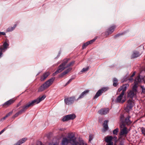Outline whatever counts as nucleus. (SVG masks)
I'll return each mask as SVG.
<instances>
[{
  "mask_svg": "<svg viewBox=\"0 0 145 145\" xmlns=\"http://www.w3.org/2000/svg\"><path fill=\"white\" fill-rule=\"evenodd\" d=\"M72 78L70 79L67 82L66 84H69L72 81Z\"/></svg>",
  "mask_w": 145,
  "mask_h": 145,
  "instance_id": "obj_43",
  "label": "nucleus"
},
{
  "mask_svg": "<svg viewBox=\"0 0 145 145\" xmlns=\"http://www.w3.org/2000/svg\"><path fill=\"white\" fill-rule=\"evenodd\" d=\"M113 142H108L107 143L106 145H113Z\"/></svg>",
  "mask_w": 145,
  "mask_h": 145,
  "instance_id": "obj_41",
  "label": "nucleus"
},
{
  "mask_svg": "<svg viewBox=\"0 0 145 145\" xmlns=\"http://www.w3.org/2000/svg\"><path fill=\"white\" fill-rule=\"evenodd\" d=\"M76 116L74 114H69L64 116L63 119V121H66L70 120H73L75 118Z\"/></svg>",
  "mask_w": 145,
  "mask_h": 145,
  "instance_id": "obj_9",
  "label": "nucleus"
},
{
  "mask_svg": "<svg viewBox=\"0 0 145 145\" xmlns=\"http://www.w3.org/2000/svg\"><path fill=\"white\" fill-rule=\"evenodd\" d=\"M0 50L1 51V52H0V57H1V56L2 55V51H1V50Z\"/></svg>",
  "mask_w": 145,
  "mask_h": 145,
  "instance_id": "obj_47",
  "label": "nucleus"
},
{
  "mask_svg": "<svg viewBox=\"0 0 145 145\" xmlns=\"http://www.w3.org/2000/svg\"><path fill=\"white\" fill-rule=\"evenodd\" d=\"M113 138V139L114 138V140H115V143L117 142V137L116 136H114Z\"/></svg>",
  "mask_w": 145,
  "mask_h": 145,
  "instance_id": "obj_40",
  "label": "nucleus"
},
{
  "mask_svg": "<svg viewBox=\"0 0 145 145\" xmlns=\"http://www.w3.org/2000/svg\"><path fill=\"white\" fill-rule=\"evenodd\" d=\"M120 144L121 145H123V142L122 141H121Z\"/></svg>",
  "mask_w": 145,
  "mask_h": 145,
  "instance_id": "obj_51",
  "label": "nucleus"
},
{
  "mask_svg": "<svg viewBox=\"0 0 145 145\" xmlns=\"http://www.w3.org/2000/svg\"><path fill=\"white\" fill-rule=\"evenodd\" d=\"M120 127L121 128L123 129H120L119 138V141L120 140H124L128 133L127 128L125 127L123 122L120 123Z\"/></svg>",
  "mask_w": 145,
  "mask_h": 145,
  "instance_id": "obj_2",
  "label": "nucleus"
},
{
  "mask_svg": "<svg viewBox=\"0 0 145 145\" xmlns=\"http://www.w3.org/2000/svg\"><path fill=\"white\" fill-rule=\"evenodd\" d=\"M69 60V59L65 60L58 67V69L55 72L56 74H57L62 71L65 69L66 68L65 65Z\"/></svg>",
  "mask_w": 145,
  "mask_h": 145,
  "instance_id": "obj_7",
  "label": "nucleus"
},
{
  "mask_svg": "<svg viewBox=\"0 0 145 145\" xmlns=\"http://www.w3.org/2000/svg\"><path fill=\"white\" fill-rule=\"evenodd\" d=\"M113 138V137L112 136L107 137L105 138V141L107 143L113 142L112 141Z\"/></svg>",
  "mask_w": 145,
  "mask_h": 145,
  "instance_id": "obj_23",
  "label": "nucleus"
},
{
  "mask_svg": "<svg viewBox=\"0 0 145 145\" xmlns=\"http://www.w3.org/2000/svg\"><path fill=\"white\" fill-rule=\"evenodd\" d=\"M27 140V138H23L22 139H21L19 141L20 142V144H22L25 142L26 140Z\"/></svg>",
  "mask_w": 145,
  "mask_h": 145,
  "instance_id": "obj_31",
  "label": "nucleus"
},
{
  "mask_svg": "<svg viewBox=\"0 0 145 145\" xmlns=\"http://www.w3.org/2000/svg\"><path fill=\"white\" fill-rule=\"evenodd\" d=\"M92 140V138H91V135H90L89 136V141H91Z\"/></svg>",
  "mask_w": 145,
  "mask_h": 145,
  "instance_id": "obj_50",
  "label": "nucleus"
},
{
  "mask_svg": "<svg viewBox=\"0 0 145 145\" xmlns=\"http://www.w3.org/2000/svg\"><path fill=\"white\" fill-rule=\"evenodd\" d=\"M123 117L124 116L123 115H121L120 120V121H121L120 123H121L122 122H123L125 125H125H129L132 123V121L129 119L130 118H131L130 116H128L126 118L124 121L123 120Z\"/></svg>",
  "mask_w": 145,
  "mask_h": 145,
  "instance_id": "obj_8",
  "label": "nucleus"
},
{
  "mask_svg": "<svg viewBox=\"0 0 145 145\" xmlns=\"http://www.w3.org/2000/svg\"><path fill=\"white\" fill-rule=\"evenodd\" d=\"M133 80V79L132 78H130L129 79V80H130V81H131V80Z\"/></svg>",
  "mask_w": 145,
  "mask_h": 145,
  "instance_id": "obj_52",
  "label": "nucleus"
},
{
  "mask_svg": "<svg viewBox=\"0 0 145 145\" xmlns=\"http://www.w3.org/2000/svg\"><path fill=\"white\" fill-rule=\"evenodd\" d=\"M135 86V85H133L132 89L127 91L128 97L132 99L135 96H136L137 92V88H136Z\"/></svg>",
  "mask_w": 145,
  "mask_h": 145,
  "instance_id": "obj_5",
  "label": "nucleus"
},
{
  "mask_svg": "<svg viewBox=\"0 0 145 145\" xmlns=\"http://www.w3.org/2000/svg\"><path fill=\"white\" fill-rule=\"evenodd\" d=\"M9 46V44L6 42H5L3 44V47L0 48V50H1V51H3L5 49H7L8 48V47Z\"/></svg>",
  "mask_w": 145,
  "mask_h": 145,
  "instance_id": "obj_21",
  "label": "nucleus"
},
{
  "mask_svg": "<svg viewBox=\"0 0 145 145\" xmlns=\"http://www.w3.org/2000/svg\"><path fill=\"white\" fill-rule=\"evenodd\" d=\"M75 100L74 97L65 98L64 99L65 102L66 104L69 105L72 103Z\"/></svg>",
  "mask_w": 145,
  "mask_h": 145,
  "instance_id": "obj_11",
  "label": "nucleus"
},
{
  "mask_svg": "<svg viewBox=\"0 0 145 145\" xmlns=\"http://www.w3.org/2000/svg\"><path fill=\"white\" fill-rule=\"evenodd\" d=\"M95 40H96V39H92L89 41H88V42H86L83 45L82 47L83 49H84L85 48H86V47L87 46H88V45L89 44H91L93 42H94L95 41Z\"/></svg>",
  "mask_w": 145,
  "mask_h": 145,
  "instance_id": "obj_20",
  "label": "nucleus"
},
{
  "mask_svg": "<svg viewBox=\"0 0 145 145\" xmlns=\"http://www.w3.org/2000/svg\"><path fill=\"white\" fill-rule=\"evenodd\" d=\"M74 61H72L69 63L68 64L67 66H66V68L70 66H72L74 63Z\"/></svg>",
  "mask_w": 145,
  "mask_h": 145,
  "instance_id": "obj_33",
  "label": "nucleus"
},
{
  "mask_svg": "<svg viewBox=\"0 0 145 145\" xmlns=\"http://www.w3.org/2000/svg\"><path fill=\"white\" fill-rule=\"evenodd\" d=\"M54 79L51 78L46 81L39 88L38 91L41 92L49 87L53 83Z\"/></svg>",
  "mask_w": 145,
  "mask_h": 145,
  "instance_id": "obj_4",
  "label": "nucleus"
},
{
  "mask_svg": "<svg viewBox=\"0 0 145 145\" xmlns=\"http://www.w3.org/2000/svg\"><path fill=\"white\" fill-rule=\"evenodd\" d=\"M141 131L142 133L144 135H145V128L142 127V128Z\"/></svg>",
  "mask_w": 145,
  "mask_h": 145,
  "instance_id": "obj_37",
  "label": "nucleus"
},
{
  "mask_svg": "<svg viewBox=\"0 0 145 145\" xmlns=\"http://www.w3.org/2000/svg\"><path fill=\"white\" fill-rule=\"evenodd\" d=\"M102 93L101 91L100 90H99L96 94V95L94 97V99L97 98L98 97L101 95Z\"/></svg>",
  "mask_w": 145,
  "mask_h": 145,
  "instance_id": "obj_26",
  "label": "nucleus"
},
{
  "mask_svg": "<svg viewBox=\"0 0 145 145\" xmlns=\"http://www.w3.org/2000/svg\"><path fill=\"white\" fill-rule=\"evenodd\" d=\"M78 144L80 145H88L87 144L84 142L83 140L82 139H80L79 140Z\"/></svg>",
  "mask_w": 145,
  "mask_h": 145,
  "instance_id": "obj_27",
  "label": "nucleus"
},
{
  "mask_svg": "<svg viewBox=\"0 0 145 145\" xmlns=\"http://www.w3.org/2000/svg\"><path fill=\"white\" fill-rule=\"evenodd\" d=\"M12 111L10 112H9L8 114H7L6 116L7 117H8L10 115L12 114Z\"/></svg>",
  "mask_w": 145,
  "mask_h": 145,
  "instance_id": "obj_38",
  "label": "nucleus"
},
{
  "mask_svg": "<svg viewBox=\"0 0 145 145\" xmlns=\"http://www.w3.org/2000/svg\"><path fill=\"white\" fill-rule=\"evenodd\" d=\"M140 87L142 89V93H145V88L144 87L140 85Z\"/></svg>",
  "mask_w": 145,
  "mask_h": 145,
  "instance_id": "obj_34",
  "label": "nucleus"
},
{
  "mask_svg": "<svg viewBox=\"0 0 145 145\" xmlns=\"http://www.w3.org/2000/svg\"><path fill=\"white\" fill-rule=\"evenodd\" d=\"M21 144L20 143L19 141H18L16 143L14 144L13 145H20Z\"/></svg>",
  "mask_w": 145,
  "mask_h": 145,
  "instance_id": "obj_45",
  "label": "nucleus"
},
{
  "mask_svg": "<svg viewBox=\"0 0 145 145\" xmlns=\"http://www.w3.org/2000/svg\"><path fill=\"white\" fill-rule=\"evenodd\" d=\"M37 145H44L42 143L40 142H39L38 143ZM49 145H57L56 144H50Z\"/></svg>",
  "mask_w": 145,
  "mask_h": 145,
  "instance_id": "obj_36",
  "label": "nucleus"
},
{
  "mask_svg": "<svg viewBox=\"0 0 145 145\" xmlns=\"http://www.w3.org/2000/svg\"><path fill=\"white\" fill-rule=\"evenodd\" d=\"M7 118V117L6 116H5L3 118H2L1 119V120H5Z\"/></svg>",
  "mask_w": 145,
  "mask_h": 145,
  "instance_id": "obj_46",
  "label": "nucleus"
},
{
  "mask_svg": "<svg viewBox=\"0 0 145 145\" xmlns=\"http://www.w3.org/2000/svg\"><path fill=\"white\" fill-rule=\"evenodd\" d=\"M126 100V97L123 92L121 93L117 97L115 100L116 102L119 103H123Z\"/></svg>",
  "mask_w": 145,
  "mask_h": 145,
  "instance_id": "obj_6",
  "label": "nucleus"
},
{
  "mask_svg": "<svg viewBox=\"0 0 145 145\" xmlns=\"http://www.w3.org/2000/svg\"><path fill=\"white\" fill-rule=\"evenodd\" d=\"M119 129L118 128L116 129L113 131V134L114 135H117L119 131Z\"/></svg>",
  "mask_w": 145,
  "mask_h": 145,
  "instance_id": "obj_32",
  "label": "nucleus"
},
{
  "mask_svg": "<svg viewBox=\"0 0 145 145\" xmlns=\"http://www.w3.org/2000/svg\"><path fill=\"white\" fill-rule=\"evenodd\" d=\"M118 82V80L116 78H114L113 79V85L114 86H117V85L118 84V83H117Z\"/></svg>",
  "mask_w": 145,
  "mask_h": 145,
  "instance_id": "obj_29",
  "label": "nucleus"
},
{
  "mask_svg": "<svg viewBox=\"0 0 145 145\" xmlns=\"http://www.w3.org/2000/svg\"><path fill=\"white\" fill-rule=\"evenodd\" d=\"M133 107V102L130 99H129L127 101V105L126 108L128 110H131Z\"/></svg>",
  "mask_w": 145,
  "mask_h": 145,
  "instance_id": "obj_17",
  "label": "nucleus"
},
{
  "mask_svg": "<svg viewBox=\"0 0 145 145\" xmlns=\"http://www.w3.org/2000/svg\"><path fill=\"white\" fill-rule=\"evenodd\" d=\"M89 90H86L82 93L78 98V99H80L83 98L84 96L87 94L89 92Z\"/></svg>",
  "mask_w": 145,
  "mask_h": 145,
  "instance_id": "obj_22",
  "label": "nucleus"
},
{
  "mask_svg": "<svg viewBox=\"0 0 145 145\" xmlns=\"http://www.w3.org/2000/svg\"><path fill=\"white\" fill-rule=\"evenodd\" d=\"M108 121L107 120H105L103 124V131H107L108 128Z\"/></svg>",
  "mask_w": 145,
  "mask_h": 145,
  "instance_id": "obj_19",
  "label": "nucleus"
},
{
  "mask_svg": "<svg viewBox=\"0 0 145 145\" xmlns=\"http://www.w3.org/2000/svg\"><path fill=\"white\" fill-rule=\"evenodd\" d=\"M5 35V32H0V37L1 35Z\"/></svg>",
  "mask_w": 145,
  "mask_h": 145,
  "instance_id": "obj_39",
  "label": "nucleus"
},
{
  "mask_svg": "<svg viewBox=\"0 0 145 145\" xmlns=\"http://www.w3.org/2000/svg\"><path fill=\"white\" fill-rule=\"evenodd\" d=\"M142 82V79L140 78L139 76H137L134 82V85H135L136 88H137L139 83Z\"/></svg>",
  "mask_w": 145,
  "mask_h": 145,
  "instance_id": "obj_14",
  "label": "nucleus"
},
{
  "mask_svg": "<svg viewBox=\"0 0 145 145\" xmlns=\"http://www.w3.org/2000/svg\"><path fill=\"white\" fill-rule=\"evenodd\" d=\"M20 108H21V109L17 113H16L14 115L12 116L13 118H14L17 116H18L20 114H21L22 113L25 112L26 109L24 107V106H23L22 107H21Z\"/></svg>",
  "mask_w": 145,
  "mask_h": 145,
  "instance_id": "obj_13",
  "label": "nucleus"
},
{
  "mask_svg": "<svg viewBox=\"0 0 145 145\" xmlns=\"http://www.w3.org/2000/svg\"><path fill=\"white\" fill-rule=\"evenodd\" d=\"M15 101V100L14 99H11L5 102L3 105L4 107H7L13 103Z\"/></svg>",
  "mask_w": 145,
  "mask_h": 145,
  "instance_id": "obj_16",
  "label": "nucleus"
},
{
  "mask_svg": "<svg viewBox=\"0 0 145 145\" xmlns=\"http://www.w3.org/2000/svg\"><path fill=\"white\" fill-rule=\"evenodd\" d=\"M108 89V88L107 87H104L101 88L99 90H100L103 93V92H105Z\"/></svg>",
  "mask_w": 145,
  "mask_h": 145,
  "instance_id": "obj_30",
  "label": "nucleus"
},
{
  "mask_svg": "<svg viewBox=\"0 0 145 145\" xmlns=\"http://www.w3.org/2000/svg\"><path fill=\"white\" fill-rule=\"evenodd\" d=\"M5 130V128L3 129L0 132V135L2 134Z\"/></svg>",
  "mask_w": 145,
  "mask_h": 145,
  "instance_id": "obj_44",
  "label": "nucleus"
},
{
  "mask_svg": "<svg viewBox=\"0 0 145 145\" xmlns=\"http://www.w3.org/2000/svg\"><path fill=\"white\" fill-rule=\"evenodd\" d=\"M109 112V108H106L101 109L98 111V113L101 115H105L108 113Z\"/></svg>",
  "mask_w": 145,
  "mask_h": 145,
  "instance_id": "obj_15",
  "label": "nucleus"
},
{
  "mask_svg": "<svg viewBox=\"0 0 145 145\" xmlns=\"http://www.w3.org/2000/svg\"><path fill=\"white\" fill-rule=\"evenodd\" d=\"M69 143L71 145H78V144L76 138L72 133H69L67 137H63L62 140L61 145H67Z\"/></svg>",
  "mask_w": 145,
  "mask_h": 145,
  "instance_id": "obj_1",
  "label": "nucleus"
},
{
  "mask_svg": "<svg viewBox=\"0 0 145 145\" xmlns=\"http://www.w3.org/2000/svg\"><path fill=\"white\" fill-rule=\"evenodd\" d=\"M140 55L139 53L138 52H133L132 55V57L135 58L138 57Z\"/></svg>",
  "mask_w": 145,
  "mask_h": 145,
  "instance_id": "obj_25",
  "label": "nucleus"
},
{
  "mask_svg": "<svg viewBox=\"0 0 145 145\" xmlns=\"http://www.w3.org/2000/svg\"><path fill=\"white\" fill-rule=\"evenodd\" d=\"M129 85L128 84H123L118 88V92H120L122 90V91L121 92H123V93L124 94L125 91L127 90V87Z\"/></svg>",
  "mask_w": 145,
  "mask_h": 145,
  "instance_id": "obj_12",
  "label": "nucleus"
},
{
  "mask_svg": "<svg viewBox=\"0 0 145 145\" xmlns=\"http://www.w3.org/2000/svg\"><path fill=\"white\" fill-rule=\"evenodd\" d=\"M89 69V67H87L86 68H83L82 69L81 71V72H85L88 71Z\"/></svg>",
  "mask_w": 145,
  "mask_h": 145,
  "instance_id": "obj_35",
  "label": "nucleus"
},
{
  "mask_svg": "<svg viewBox=\"0 0 145 145\" xmlns=\"http://www.w3.org/2000/svg\"><path fill=\"white\" fill-rule=\"evenodd\" d=\"M122 34L121 33V34H117L116 35H115L114 36V37L115 38H116V37H119L120 35H121Z\"/></svg>",
  "mask_w": 145,
  "mask_h": 145,
  "instance_id": "obj_42",
  "label": "nucleus"
},
{
  "mask_svg": "<svg viewBox=\"0 0 145 145\" xmlns=\"http://www.w3.org/2000/svg\"><path fill=\"white\" fill-rule=\"evenodd\" d=\"M21 105L20 103H19L17 105V107H18L19 106Z\"/></svg>",
  "mask_w": 145,
  "mask_h": 145,
  "instance_id": "obj_49",
  "label": "nucleus"
},
{
  "mask_svg": "<svg viewBox=\"0 0 145 145\" xmlns=\"http://www.w3.org/2000/svg\"><path fill=\"white\" fill-rule=\"evenodd\" d=\"M116 27L114 25L110 27L105 33V34L106 36L112 33L114 31Z\"/></svg>",
  "mask_w": 145,
  "mask_h": 145,
  "instance_id": "obj_10",
  "label": "nucleus"
},
{
  "mask_svg": "<svg viewBox=\"0 0 145 145\" xmlns=\"http://www.w3.org/2000/svg\"><path fill=\"white\" fill-rule=\"evenodd\" d=\"M46 97L45 95H43L41 97H39L36 99L33 100L29 102L25 105L24 106L26 110L30 107L33 106L34 105L39 103L41 101L43 100Z\"/></svg>",
  "mask_w": 145,
  "mask_h": 145,
  "instance_id": "obj_3",
  "label": "nucleus"
},
{
  "mask_svg": "<svg viewBox=\"0 0 145 145\" xmlns=\"http://www.w3.org/2000/svg\"><path fill=\"white\" fill-rule=\"evenodd\" d=\"M16 26V24H15L14 25L13 27H11L8 28L7 29V32H10L12 31L14 29Z\"/></svg>",
  "mask_w": 145,
  "mask_h": 145,
  "instance_id": "obj_28",
  "label": "nucleus"
},
{
  "mask_svg": "<svg viewBox=\"0 0 145 145\" xmlns=\"http://www.w3.org/2000/svg\"><path fill=\"white\" fill-rule=\"evenodd\" d=\"M72 69V68H69L67 70L63 72L59 76L60 77H62L63 76L67 74L69 72L71 71Z\"/></svg>",
  "mask_w": 145,
  "mask_h": 145,
  "instance_id": "obj_24",
  "label": "nucleus"
},
{
  "mask_svg": "<svg viewBox=\"0 0 145 145\" xmlns=\"http://www.w3.org/2000/svg\"><path fill=\"white\" fill-rule=\"evenodd\" d=\"M50 73L48 72H47L44 73L40 77V81H44L50 75Z\"/></svg>",
  "mask_w": 145,
  "mask_h": 145,
  "instance_id": "obj_18",
  "label": "nucleus"
},
{
  "mask_svg": "<svg viewBox=\"0 0 145 145\" xmlns=\"http://www.w3.org/2000/svg\"><path fill=\"white\" fill-rule=\"evenodd\" d=\"M135 72H134L131 76V77H132L135 75Z\"/></svg>",
  "mask_w": 145,
  "mask_h": 145,
  "instance_id": "obj_48",
  "label": "nucleus"
}]
</instances>
